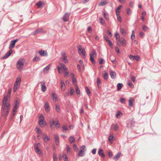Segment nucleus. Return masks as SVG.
<instances>
[{
    "instance_id": "nucleus-52",
    "label": "nucleus",
    "mask_w": 161,
    "mask_h": 161,
    "mask_svg": "<svg viewBox=\"0 0 161 161\" xmlns=\"http://www.w3.org/2000/svg\"><path fill=\"white\" fill-rule=\"evenodd\" d=\"M53 161H57V158L55 154H54L53 155Z\"/></svg>"
},
{
    "instance_id": "nucleus-19",
    "label": "nucleus",
    "mask_w": 161,
    "mask_h": 161,
    "mask_svg": "<svg viewBox=\"0 0 161 161\" xmlns=\"http://www.w3.org/2000/svg\"><path fill=\"white\" fill-rule=\"evenodd\" d=\"M43 138L44 141L45 142H47L50 140V138L48 137L47 134L44 135L43 136Z\"/></svg>"
},
{
    "instance_id": "nucleus-38",
    "label": "nucleus",
    "mask_w": 161,
    "mask_h": 161,
    "mask_svg": "<svg viewBox=\"0 0 161 161\" xmlns=\"http://www.w3.org/2000/svg\"><path fill=\"white\" fill-rule=\"evenodd\" d=\"M146 14V13L145 12H143L142 13V16L141 17V19L142 21H144L145 18H144V16Z\"/></svg>"
},
{
    "instance_id": "nucleus-47",
    "label": "nucleus",
    "mask_w": 161,
    "mask_h": 161,
    "mask_svg": "<svg viewBox=\"0 0 161 161\" xmlns=\"http://www.w3.org/2000/svg\"><path fill=\"white\" fill-rule=\"evenodd\" d=\"M99 19L100 23L102 24H103L104 23V20H103V19L102 17H100Z\"/></svg>"
},
{
    "instance_id": "nucleus-42",
    "label": "nucleus",
    "mask_w": 161,
    "mask_h": 161,
    "mask_svg": "<svg viewBox=\"0 0 161 161\" xmlns=\"http://www.w3.org/2000/svg\"><path fill=\"white\" fill-rule=\"evenodd\" d=\"M105 61L104 59L103 58H101L100 59L99 61V64H104Z\"/></svg>"
},
{
    "instance_id": "nucleus-59",
    "label": "nucleus",
    "mask_w": 161,
    "mask_h": 161,
    "mask_svg": "<svg viewBox=\"0 0 161 161\" xmlns=\"http://www.w3.org/2000/svg\"><path fill=\"white\" fill-rule=\"evenodd\" d=\"M104 38L105 40L107 42L109 40L108 36L105 35H104Z\"/></svg>"
},
{
    "instance_id": "nucleus-13",
    "label": "nucleus",
    "mask_w": 161,
    "mask_h": 161,
    "mask_svg": "<svg viewBox=\"0 0 161 161\" xmlns=\"http://www.w3.org/2000/svg\"><path fill=\"white\" fill-rule=\"evenodd\" d=\"M98 154L102 158H104L105 157V156L104 154L103 149H99L98 151Z\"/></svg>"
},
{
    "instance_id": "nucleus-33",
    "label": "nucleus",
    "mask_w": 161,
    "mask_h": 161,
    "mask_svg": "<svg viewBox=\"0 0 161 161\" xmlns=\"http://www.w3.org/2000/svg\"><path fill=\"white\" fill-rule=\"evenodd\" d=\"M40 60V58L39 57L36 56L34 58L33 60L34 62H37L39 61Z\"/></svg>"
},
{
    "instance_id": "nucleus-53",
    "label": "nucleus",
    "mask_w": 161,
    "mask_h": 161,
    "mask_svg": "<svg viewBox=\"0 0 161 161\" xmlns=\"http://www.w3.org/2000/svg\"><path fill=\"white\" fill-rule=\"evenodd\" d=\"M63 157L64 158V161H67V155L66 154H64L63 155Z\"/></svg>"
},
{
    "instance_id": "nucleus-9",
    "label": "nucleus",
    "mask_w": 161,
    "mask_h": 161,
    "mask_svg": "<svg viewBox=\"0 0 161 161\" xmlns=\"http://www.w3.org/2000/svg\"><path fill=\"white\" fill-rule=\"evenodd\" d=\"M18 40L17 39L11 41L10 42V45L9 47V48L11 49L13 48L15 46V43Z\"/></svg>"
},
{
    "instance_id": "nucleus-36",
    "label": "nucleus",
    "mask_w": 161,
    "mask_h": 161,
    "mask_svg": "<svg viewBox=\"0 0 161 161\" xmlns=\"http://www.w3.org/2000/svg\"><path fill=\"white\" fill-rule=\"evenodd\" d=\"M120 32L121 34L123 35H124L125 33L126 32L125 31V30L122 28H120Z\"/></svg>"
},
{
    "instance_id": "nucleus-6",
    "label": "nucleus",
    "mask_w": 161,
    "mask_h": 161,
    "mask_svg": "<svg viewBox=\"0 0 161 161\" xmlns=\"http://www.w3.org/2000/svg\"><path fill=\"white\" fill-rule=\"evenodd\" d=\"M70 16V14L66 13L64 15L62 18V19L64 22H66L69 20V18Z\"/></svg>"
},
{
    "instance_id": "nucleus-26",
    "label": "nucleus",
    "mask_w": 161,
    "mask_h": 161,
    "mask_svg": "<svg viewBox=\"0 0 161 161\" xmlns=\"http://www.w3.org/2000/svg\"><path fill=\"white\" fill-rule=\"evenodd\" d=\"M61 88L62 90H64L65 89V86L64 82L63 81H61Z\"/></svg>"
},
{
    "instance_id": "nucleus-3",
    "label": "nucleus",
    "mask_w": 161,
    "mask_h": 161,
    "mask_svg": "<svg viewBox=\"0 0 161 161\" xmlns=\"http://www.w3.org/2000/svg\"><path fill=\"white\" fill-rule=\"evenodd\" d=\"M78 49L79 54L82 56L83 58H85L86 57V52L85 49L82 48L81 45L79 46Z\"/></svg>"
},
{
    "instance_id": "nucleus-62",
    "label": "nucleus",
    "mask_w": 161,
    "mask_h": 161,
    "mask_svg": "<svg viewBox=\"0 0 161 161\" xmlns=\"http://www.w3.org/2000/svg\"><path fill=\"white\" fill-rule=\"evenodd\" d=\"M122 113L120 111L118 112L116 115V116L117 118L119 117V116Z\"/></svg>"
},
{
    "instance_id": "nucleus-50",
    "label": "nucleus",
    "mask_w": 161,
    "mask_h": 161,
    "mask_svg": "<svg viewBox=\"0 0 161 161\" xmlns=\"http://www.w3.org/2000/svg\"><path fill=\"white\" fill-rule=\"evenodd\" d=\"M66 149H67V153H70V152H71L70 148L69 146L67 145V147H66Z\"/></svg>"
},
{
    "instance_id": "nucleus-46",
    "label": "nucleus",
    "mask_w": 161,
    "mask_h": 161,
    "mask_svg": "<svg viewBox=\"0 0 161 161\" xmlns=\"http://www.w3.org/2000/svg\"><path fill=\"white\" fill-rule=\"evenodd\" d=\"M117 19L119 22H121L122 21L121 18L119 15V14H116Z\"/></svg>"
},
{
    "instance_id": "nucleus-29",
    "label": "nucleus",
    "mask_w": 161,
    "mask_h": 161,
    "mask_svg": "<svg viewBox=\"0 0 161 161\" xmlns=\"http://www.w3.org/2000/svg\"><path fill=\"white\" fill-rule=\"evenodd\" d=\"M103 77L105 80H107L108 78V74L105 71H104V73L103 75Z\"/></svg>"
},
{
    "instance_id": "nucleus-5",
    "label": "nucleus",
    "mask_w": 161,
    "mask_h": 161,
    "mask_svg": "<svg viewBox=\"0 0 161 161\" xmlns=\"http://www.w3.org/2000/svg\"><path fill=\"white\" fill-rule=\"evenodd\" d=\"M40 146V143H38L37 144H36L34 145V148L36 153L37 154H39L40 156H42L43 154L42 153L39 149V147Z\"/></svg>"
},
{
    "instance_id": "nucleus-25",
    "label": "nucleus",
    "mask_w": 161,
    "mask_h": 161,
    "mask_svg": "<svg viewBox=\"0 0 161 161\" xmlns=\"http://www.w3.org/2000/svg\"><path fill=\"white\" fill-rule=\"evenodd\" d=\"M69 141L70 143L75 142V140L74 136H70L69 138Z\"/></svg>"
},
{
    "instance_id": "nucleus-49",
    "label": "nucleus",
    "mask_w": 161,
    "mask_h": 161,
    "mask_svg": "<svg viewBox=\"0 0 161 161\" xmlns=\"http://www.w3.org/2000/svg\"><path fill=\"white\" fill-rule=\"evenodd\" d=\"M73 147L74 150L75 151H77L78 147L75 144H73Z\"/></svg>"
},
{
    "instance_id": "nucleus-63",
    "label": "nucleus",
    "mask_w": 161,
    "mask_h": 161,
    "mask_svg": "<svg viewBox=\"0 0 161 161\" xmlns=\"http://www.w3.org/2000/svg\"><path fill=\"white\" fill-rule=\"evenodd\" d=\"M148 28L146 26L144 25L142 27V29L143 31H145L148 29Z\"/></svg>"
},
{
    "instance_id": "nucleus-31",
    "label": "nucleus",
    "mask_w": 161,
    "mask_h": 161,
    "mask_svg": "<svg viewBox=\"0 0 161 161\" xmlns=\"http://www.w3.org/2000/svg\"><path fill=\"white\" fill-rule=\"evenodd\" d=\"M42 3H42V2L41 1H40V2H38L37 3H36V5L37 6V8H39L41 6H42Z\"/></svg>"
},
{
    "instance_id": "nucleus-23",
    "label": "nucleus",
    "mask_w": 161,
    "mask_h": 161,
    "mask_svg": "<svg viewBox=\"0 0 161 161\" xmlns=\"http://www.w3.org/2000/svg\"><path fill=\"white\" fill-rule=\"evenodd\" d=\"M46 111L47 112H48L49 111V106L47 103H45L44 105Z\"/></svg>"
},
{
    "instance_id": "nucleus-37",
    "label": "nucleus",
    "mask_w": 161,
    "mask_h": 161,
    "mask_svg": "<svg viewBox=\"0 0 161 161\" xmlns=\"http://www.w3.org/2000/svg\"><path fill=\"white\" fill-rule=\"evenodd\" d=\"M17 67V69L19 70H21L22 69L24 66H21L20 65H18V64H16Z\"/></svg>"
},
{
    "instance_id": "nucleus-24",
    "label": "nucleus",
    "mask_w": 161,
    "mask_h": 161,
    "mask_svg": "<svg viewBox=\"0 0 161 161\" xmlns=\"http://www.w3.org/2000/svg\"><path fill=\"white\" fill-rule=\"evenodd\" d=\"M122 7V6L121 5H119L118 6L116 10V14H119L120 12V9Z\"/></svg>"
},
{
    "instance_id": "nucleus-58",
    "label": "nucleus",
    "mask_w": 161,
    "mask_h": 161,
    "mask_svg": "<svg viewBox=\"0 0 161 161\" xmlns=\"http://www.w3.org/2000/svg\"><path fill=\"white\" fill-rule=\"evenodd\" d=\"M117 41V44L119 45H120V44L121 43V42L120 40V38H118V39H116Z\"/></svg>"
},
{
    "instance_id": "nucleus-40",
    "label": "nucleus",
    "mask_w": 161,
    "mask_h": 161,
    "mask_svg": "<svg viewBox=\"0 0 161 161\" xmlns=\"http://www.w3.org/2000/svg\"><path fill=\"white\" fill-rule=\"evenodd\" d=\"M60 65L61 67L64 70H67V69L65 66L64 64L63 63H60Z\"/></svg>"
},
{
    "instance_id": "nucleus-34",
    "label": "nucleus",
    "mask_w": 161,
    "mask_h": 161,
    "mask_svg": "<svg viewBox=\"0 0 161 161\" xmlns=\"http://www.w3.org/2000/svg\"><path fill=\"white\" fill-rule=\"evenodd\" d=\"M49 123L50 125H53L55 123L53 119L52 118L49 121Z\"/></svg>"
},
{
    "instance_id": "nucleus-30",
    "label": "nucleus",
    "mask_w": 161,
    "mask_h": 161,
    "mask_svg": "<svg viewBox=\"0 0 161 161\" xmlns=\"http://www.w3.org/2000/svg\"><path fill=\"white\" fill-rule=\"evenodd\" d=\"M75 86H76V93L78 96H80V90L78 88L77 85H75Z\"/></svg>"
},
{
    "instance_id": "nucleus-41",
    "label": "nucleus",
    "mask_w": 161,
    "mask_h": 161,
    "mask_svg": "<svg viewBox=\"0 0 161 161\" xmlns=\"http://www.w3.org/2000/svg\"><path fill=\"white\" fill-rule=\"evenodd\" d=\"M36 131L38 134H42V132L41 130L39 128L36 127Z\"/></svg>"
},
{
    "instance_id": "nucleus-18",
    "label": "nucleus",
    "mask_w": 161,
    "mask_h": 161,
    "mask_svg": "<svg viewBox=\"0 0 161 161\" xmlns=\"http://www.w3.org/2000/svg\"><path fill=\"white\" fill-rule=\"evenodd\" d=\"M19 105V103L17 101H16L15 105L14 107L13 112H15L16 111L17 109L18 108Z\"/></svg>"
},
{
    "instance_id": "nucleus-15",
    "label": "nucleus",
    "mask_w": 161,
    "mask_h": 161,
    "mask_svg": "<svg viewBox=\"0 0 161 161\" xmlns=\"http://www.w3.org/2000/svg\"><path fill=\"white\" fill-rule=\"evenodd\" d=\"M54 139L56 143V144L57 145H59V137L58 135L56 134L54 136Z\"/></svg>"
},
{
    "instance_id": "nucleus-44",
    "label": "nucleus",
    "mask_w": 161,
    "mask_h": 161,
    "mask_svg": "<svg viewBox=\"0 0 161 161\" xmlns=\"http://www.w3.org/2000/svg\"><path fill=\"white\" fill-rule=\"evenodd\" d=\"M140 58L138 56H134V60L135 59L137 61L140 60Z\"/></svg>"
},
{
    "instance_id": "nucleus-45",
    "label": "nucleus",
    "mask_w": 161,
    "mask_h": 161,
    "mask_svg": "<svg viewBox=\"0 0 161 161\" xmlns=\"http://www.w3.org/2000/svg\"><path fill=\"white\" fill-rule=\"evenodd\" d=\"M97 86L99 87V86H100L99 85L101 83V80L99 78H97Z\"/></svg>"
},
{
    "instance_id": "nucleus-51",
    "label": "nucleus",
    "mask_w": 161,
    "mask_h": 161,
    "mask_svg": "<svg viewBox=\"0 0 161 161\" xmlns=\"http://www.w3.org/2000/svg\"><path fill=\"white\" fill-rule=\"evenodd\" d=\"M126 41L125 40V39H123V40L121 42V43H122L123 44V46L124 47H125V45H126Z\"/></svg>"
},
{
    "instance_id": "nucleus-12",
    "label": "nucleus",
    "mask_w": 161,
    "mask_h": 161,
    "mask_svg": "<svg viewBox=\"0 0 161 161\" xmlns=\"http://www.w3.org/2000/svg\"><path fill=\"white\" fill-rule=\"evenodd\" d=\"M62 57L61 59L65 63H67L68 62V60L66 59L67 56L64 53H62Z\"/></svg>"
},
{
    "instance_id": "nucleus-32",
    "label": "nucleus",
    "mask_w": 161,
    "mask_h": 161,
    "mask_svg": "<svg viewBox=\"0 0 161 161\" xmlns=\"http://www.w3.org/2000/svg\"><path fill=\"white\" fill-rule=\"evenodd\" d=\"M44 122H45V121H39L38 122L40 126L42 127H44L45 125Z\"/></svg>"
},
{
    "instance_id": "nucleus-55",
    "label": "nucleus",
    "mask_w": 161,
    "mask_h": 161,
    "mask_svg": "<svg viewBox=\"0 0 161 161\" xmlns=\"http://www.w3.org/2000/svg\"><path fill=\"white\" fill-rule=\"evenodd\" d=\"M118 129V126L117 124H116L114 125V129L115 131L117 130Z\"/></svg>"
},
{
    "instance_id": "nucleus-22",
    "label": "nucleus",
    "mask_w": 161,
    "mask_h": 161,
    "mask_svg": "<svg viewBox=\"0 0 161 161\" xmlns=\"http://www.w3.org/2000/svg\"><path fill=\"white\" fill-rule=\"evenodd\" d=\"M135 100L134 99L132 98H130L129 100V105L130 107L133 106V103L134 102Z\"/></svg>"
},
{
    "instance_id": "nucleus-48",
    "label": "nucleus",
    "mask_w": 161,
    "mask_h": 161,
    "mask_svg": "<svg viewBox=\"0 0 161 161\" xmlns=\"http://www.w3.org/2000/svg\"><path fill=\"white\" fill-rule=\"evenodd\" d=\"M55 125L56 126L57 128H58L60 127V124L58 120L56 122Z\"/></svg>"
},
{
    "instance_id": "nucleus-11",
    "label": "nucleus",
    "mask_w": 161,
    "mask_h": 161,
    "mask_svg": "<svg viewBox=\"0 0 161 161\" xmlns=\"http://www.w3.org/2000/svg\"><path fill=\"white\" fill-rule=\"evenodd\" d=\"M39 53L40 55L42 56H47V51L41 50L40 51H39Z\"/></svg>"
},
{
    "instance_id": "nucleus-61",
    "label": "nucleus",
    "mask_w": 161,
    "mask_h": 161,
    "mask_svg": "<svg viewBox=\"0 0 161 161\" xmlns=\"http://www.w3.org/2000/svg\"><path fill=\"white\" fill-rule=\"evenodd\" d=\"M72 81L73 83L76 84V83H77V81L76 79L75 78H72Z\"/></svg>"
},
{
    "instance_id": "nucleus-27",
    "label": "nucleus",
    "mask_w": 161,
    "mask_h": 161,
    "mask_svg": "<svg viewBox=\"0 0 161 161\" xmlns=\"http://www.w3.org/2000/svg\"><path fill=\"white\" fill-rule=\"evenodd\" d=\"M120 155V153H118L114 157V159L115 160H117L119 158Z\"/></svg>"
},
{
    "instance_id": "nucleus-8",
    "label": "nucleus",
    "mask_w": 161,
    "mask_h": 161,
    "mask_svg": "<svg viewBox=\"0 0 161 161\" xmlns=\"http://www.w3.org/2000/svg\"><path fill=\"white\" fill-rule=\"evenodd\" d=\"M43 32V30L42 28H39L36 30L34 32H33L32 34L34 35H35L36 34L41 33Z\"/></svg>"
},
{
    "instance_id": "nucleus-16",
    "label": "nucleus",
    "mask_w": 161,
    "mask_h": 161,
    "mask_svg": "<svg viewBox=\"0 0 161 161\" xmlns=\"http://www.w3.org/2000/svg\"><path fill=\"white\" fill-rule=\"evenodd\" d=\"M24 59H20L18 61L17 64L20 65L21 66L24 65Z\"/></svg>"
},
{
    "instance_id": "nucleus-60",
    "label": "nucleus",
    "mask_w": 161,
    "mask_h": 161,
    "mask_svg": "<svg viewBox=\"0 0 161 161\" xmlns=\"http://www.w3.org/2000/svg\"><path fill=\"white\" fill-rule=\"evenodd\" d=\"M103 14H104V18L107 19V20H108V15L107 14L105 13H103Z\"/></svg>"
},
{
    "instance_id": "nucleus-56",
    "label": "nucleus",
    "mask_w": 161,
    "mask_h": 161,
    "mask_svg": "<svg viewBox=\"0 0 161 161\" xmlns=\"http://www.w3.org/2000/svg\"><path fill=\"white\" fill-rule=\"evenodd\" d=\"M86 92L88 95H89L90 94L91 92L89 89L87 87L86 88Z\"/></svg>"
},
{
    "instance_id": "nucleus-17",
    "label": "nucleus",
    "mask_w": 161,
    "mask_h": 161,
    "mask_svg": "<svg viewBox=\"0 0 161 161\" xmlns=\"http://www.w3.org/2000/svg\"><path fill=\"white\" fill-rule=\"evenodd\" d=\"M110 75L111 78L112 79H114L115 77L116 74L114 71H110Z\"/></svg>"
},
{
    "instance_id": "nucleus-20",
    "label": "nucleus",
    "mask_w": 161,
    "mask_h": 161,
    "mask_svg": "<svg viewBox=\"0 0 161 161\" xmlns=\"http://www.w3.org/2000/svg\"><path fill=\"white\" fill-rule=\"evenodd\" d=\"M50 64L47 65L46 68L43 69V72L45 74H47L48 73L49 70L50 69L49 67Z\"/></svg>"
},
{
    "instance_id": "nucleus-14",
    "label": "nucleus",
    "mask_w": 161,
    "mask_h": 161,
    "mask_svg": "<svg viewBox=\"0 0 161 161\" xmlns=\"http://www.w3.org/2000/svg\"><path fill=\"white\" fill-rule=\"evenodd\" d=\"M41 90L43 92H45L47 90V87L45 86V84L43 82H41Z\"/></svg>"
},
{
    "instance_id": "nucleus-28",
    "label": "nucleus",
    "mask_w": 161,
    "mask_h": 161,
    "mask_svg": "<svg viewBox=\"0 0 161 161\" xmlns=\"http://www.w3.org/2000/svg\"><path fill=\"white\" fill-rule=\"evenodd\" d=\"M117 90L119 91L120 90L122 87L123 86V85L122 83H119L117 84Z\"/></svg>"
},
{
    "instance_id": "nucleus-64",
    "label": "nucleus",
    "mask_w": 161,
    "mask_h": 161,
    "mask_svg": "<svg viewBox=\"0 0 161 161\" xmlns=\"http://www.w3.org/2000/svg\"><path fill=\"white\" fill-rule=\"evenodd\" d=\"M56 110L57 111V112H59V111H60V107L59 106H58V105H56Z\"/></svg>"
},
{
    "instance_id": "nucleus-10",
    "label": "nucleus",
    "mask_w": 161,
    "mask_h": 161,
    "mask_svg": "<svg viewBox=\"0 0 161 161\" xmlns=\"http://www.w3.org/2000/svg\"><path fill=\"white\" fill-rule=\"evenodd\" d=\"M13 52V51L10 49V50L2 58V59H6L8 57H9L12 53Z\"/></svg>"
},
{
    "instance_id": "nucleus-43",
    "label": "nucleus",
    "mask_w": 161,
    "mask_h": 161,
    "mask_svg": "<svg viewBox=\"0 0 161 161\" xmlns=\"http://www.w3.org/2000/svg\"><path fill=\"white\" fill-rule=\"evenodd\" d=\"M44 119V116L42 115H41L39 117V121H45Z\"/></svg>"
},
{
    "instance_id": "nucleus-54",
    "label": "nucleus",
    "mask_w": 161,
    "mask_h": 161,
    "mask_svg": "<svg viewBox=\"0 0 161 161\" xmlns=\"http://www.w3.org/2000/svg\"><path fill=\"white\" fill-rule=\"evenodd\" d=\"M120 102L122 103H125V99L124 98H120Z\"/></svg>"
},
{
    "instance_id": "nucleus-4",
    "label": "nucleus",
    "mask_w": 161,
    "mask_h": 161,
    "mask_svg": "<svg viewBox=\"0 0 161 161\" xmlns=\"http://www.w3.org/2000/svg\"><path fill=\"white\" fill-rule=\"evenodd\" d=\"M97 56V53L96 51L92 49V53L90 54V59L92 63L94 64L95 61L94 59V58L96 57Z\"/></svg>"
},
{
    "instance_id": "nucleus-21",
    "label": "nucleus",
    "mask_w": 161,
    "mask_h": 161,
    "mask_svg": "<svg viewBox=\"0 0 161 161\" xmlns=\"http://www.w3.org/2000/svg\"><path fill=\"white\" fill-rule=\"evenodd\" d=\"M108 3V2L102 0L98 4V5L99 6H103L106 5Z\"/></svg>"
},
{
    "instance_id": "nucleus-39",
    "label": "nucleus",
    "mask_w": 161,
    "mask_h": 161,
    "mask_svg": "<svg viewBox=\"0 0 161 161\" xmlns=\"http://www.w3.org/2000/svg\"><path fill=\"white\" fill-rule=\"evenodd\" d=\"M75 92V91L72 87H70V94L73 95Z\"/></svg>"
},
{
    "instance_id": "nucleus-7",
    "label": "nucleus",
    "mask_w": 161,
    "mask_h": 161,
    "mask_svg": "<svg viewBox=\"0 0 161 161\" xmlns=\"http://www.w3.org/2000/svg\"><path fill=\"white\" fill-rule=\"evenodd\" d=\"M21 80V78L20 77H18L16 79L14 86L19 87L20 85Z\"/></svg>"
},
{
    "instance_id": "nucleus-35",
    "label": "nucleus",
    "mask_w": 161,
    "mask_h": 161,
    "mask_svg": "<svg viewBox=\"0 0 161 161\" xmlns=\"http://www.w3.org/2000/svg\"><path fill=\"white\" fill-rule=\"evenodd\" d=\"M114 138V136H113V135H110L109 137H108V140L110 142H112L114 140L113 139Z\"/></svg>"
},
{
    "instance_id": "nucleus-57",
    "label": "nucleus",
    "mask_w": 161,
    "mask_h": 161,
    "mask_svg": "<svg viewBox=\"0 0 161 161\" xmlns=\"http://www.w3.org/2000/svg\"><path fill=\"white\" fill-rule=\"evenodd\" d=\"M134 31H132V34L131 35V37L132 40H133V39H134L135 38V35L134 34Z\"/></svg>"
},
{
    "instance_id": "nucleus-2",
    "label": "nucleus",
    "mask_w": 161,
    "mask_h": 161,
    "mask_svg": "<svg viewBox=\"0 0 161 161\" xmlns=\"http://www.w3.org/2000/svg\"><path fill=\"white\" fill-rule=\"evenodd\" d=\"M80 149L81 150L79 152L77 156L78 157H83L85 155V152L86 150V147L83 145L80 147Z\"/></svg>"
},
{
    "instance_id": "nucleus-1",
    "label": "nucleus",
    "mask_w": 161,
    "mask_h": 161,
    "mask_svg": "<svg viewBox=\"0 0 161 161\" xmlns=\"http://www.w3.org/2000/svg\"><path fill=\"white\" fill-rule=\"evenodd\" d=\"M8 96L4 97L2 106V116L5 118L7 117L10 108L9 101L8 100Z\"/></svg>"
}]
</instances>
